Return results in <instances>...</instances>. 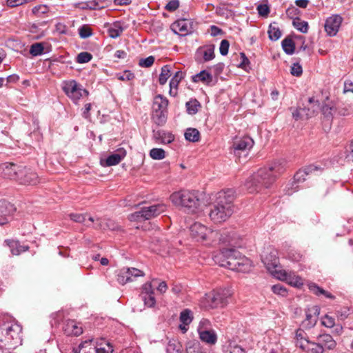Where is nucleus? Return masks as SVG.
<instances>
[{"label": "nucleus", "instance_id": "obj_1", "mask_svg": "<svg viewBox=\"0 0 353 353\" xmlns=\"http://www.w3.org/2000/svg\"><path fill=\"white\" fill-rule=\"evenodd\" d=\"M283 171L282 163L274 161L268 167L260 168L250 176L246 180L245 186L250 193L261 192L263 188H269Z\"/></svg>", "mask_w": 353, "mask_h": 353}, {"label": "nucleus", "instance_id": "obj_2", "mask_svg": "<svg viewBox=\"0 0 353 353\" xmlns=\"http://www.w3.org/2000/svg\"><path fill=\"white\" fill-rule=\"evenodd\" d=\"M234 191L232 189L219 192L209 213L210 219L215 223L227 221L234 213Z\"/></svg>", "mask_w": 353, "mask_h": 353}, {"label": "nucleus", "instance_id": "obj_3", "mask_svg": "<svg viewBox=\"0 0 353 353\" xmlns=\"http://www.w3.org/2000/svg\"><path fill=\"white\" fill-rule=\"evenodd\" d=\"M22 327L10 318L0 313V347L2 349H14L22 342Z\"/></svg>", "mask_w": 353, "mask_h": 353}, {"label": "nucleus", "instance_id": "obj_4", "mask_svg": "<svg viewBox=\"0 0 353 353\" xmlns=\"http://www.w3.org/2000/svg\"><path fill=\"white\" fill-rule=\"evenodd\" d=\"M172 201L184 208L188 213H196L201 205L198 192L181 190L171 194Z\"/></svg>", "mask_w": 353, "mask_h": 353}, {"label": "nucleus", "instance_id": "obj_5", "mask_svg": "<svg viewBox=\"0 0 353 353\" xmlns=\"http://www.w3.org/2000/svg\"><path fill=\"white\" fill-rule=\"evenodd\" d=\"M241 256V253L234 248H223L213 256V259L220 266L232 270Z\"/></svg>", "mask_w": 353, "mask_h": 353}, {"label": "nucleus", "instance_id": "obj_6", "mask_svg": "<svg viewBox=\"0 0 353 353\" xmlns=\"http://www.w3.org/2000/svg\"><path fill=\"white\" fill-rule=\"evenodd\" d=\"M165 210L166 206L163 203L143 207L139 211L130 214L129 219L131 221L150 220L165 212Z\"/></svg>", "mask_w": 353, "mask_h": 353}, {"label": "nucleus", "instance_id": "obj_7", "mask_svg": "<svg viewBox=\"0 0 353 353\" xmlns=\"http://www.w3.org/2000/svg\"><path fill=\"white\" fill-rule=\"evenodd\" d=\"M64 93L74 103L89 94L87 90L74 80L64 81L62 85Z\"/></svg>", "mask_w": 353, "mask_h": 353}, {"label": "nucleus", "instance_id": "obj_8", "mask_svg": "<svg viewBox=\"0 0 353 353\" xmlns=\"http://www.w3.org/2000/svg\"><path fill=\"white\" fill-rule=\"evenodd\" d=\"M254 145V141L250 137L235 138L232 145L234 156L241 161V154L245 158L248 152Z\"/></svg>", "mask_w": 353, "mask_h": 353}, {"label": "nucleus", "instance_id": "obj_9", "mask_svg": "<svg viewBox=\"0 0 353 353\" xmlns=\"http://www.w3.org/2000/svg\"><path fill=\"white\" fill-rule=\"evenodd\" d=\"M322 168L317 165H310L303 170H299L294 176V181L291 183V188L286 190V194H292L293 192L298 191L299 186L297 183L305 181V177L308 174H312L317 171H321Z\"/></svg>", "mask_w": 353, "mask_h": 353}, {"label": "nucleus", "instance_id": "obj_10", "mask_svg": "<svg viewBox=\"0 0 353 353\" xmlns=\"http://www.w3.org/2000/svg\"><path fill=\"white\" fill-rule=\"evenodd\" d=\"M190 230L192 237L197 241L207 239L212 241L214 236L219 234L218 232L211 230L200 223H194L191 225Z\"/></svg>", "mask_w": 353, "mask_h": 353}, {"label": "nucleus", "instance_id": "obj_11", "mask_svg": "<svg viewBox=\"0 0 353 353\" xmlns=\"http://www.w3.org/2000/svg\"><path fill=\"white\" fill-rule=\"evenodd\" d=\"M229 296L228 291L225 290H218L213 291L207 296L209 307L210 308H216L219 307H223Z\"/></svg>", "mask_w": 353, "mask_h": 353}, {"label": "nucleus", "instance_id": "obj_12", "mask_svg": "<svg viewBox=\"0 0 353 353\" xmlns=\"http://www.w3.org/2000/svg\"><path fill=\"white\" fill-rule=\"evenodd\" d=\"M143 276L144 273L143 271L139 269L134 268H125L119 270L117 274V281L120 284L124 285L128 282L132 281L134 278Z\"/></svg>", "mask_w": 353, "mask_h": 353}, {"label": "nucleus", "instance_id": "obj_13", "mask_svg": "<svg viewBox=\"0 0 353 353\" xmlns=\"http://www.w3.org/2000/svg\"><path fill=\"white\" fill-rule=\"evenodd\" d=\"M275 277L281 281H286L290 285L296 288H300L303 285V281L301 277L294 272H288L284 270L276 271Z\"/></svg>", "mask_w": 353, "mask_h": 353}, {"label": "nucleus", "instance_id": "obj_14", "mask_svg": "<svg viewBox=\"0 0 353 353\" xmlns=\"http://www.w3.org/2000/svg\"><path fill=\"white\" fill-rule=\"evenodd\" d=\"M262 261L266 267L267 270L274 276H276V271L280 270L279 265V259L275 256V250L270 249V252L262 256Z\"/></svg>", "mask_w": 353, "mask_h": 353}, {"label": "nucleus", "instance_id": "obj_15", "mask_svg": "<svg viewBox=\"0 0 353 353\" xmlns=\"http://www.w3.org/2000/svg\"><path fill=\"white\" fill-rule=\"evenodd\" d=\"M19 183L35 185L39 182L38 174L29 168H21L17 179Z\"/></svg>", "mask_w": 353, "mask_h": 353}, {"label": "nucleus", "instance_id": "obj_16", "mask_svg": "<svg viewBox=\"0 0 353 353\" xmlns=\"http://www.w3.org/2000/svg\"><path fill=\"white\" fill-rule=\"evenodd\" d=\"M21 168L16 164L5 163L0 165V174L4 178L17 181Z\"/></svg>", "mask_w": 353, "mask_h": 353}, {"label": "nucleus", "instance_id": "obj_17", "mask_svg": "<svg viewBox=\"0 0 353 353\" xmlns=\"http://www.w3.org/2000/svg\"><path fill=\"white\" fill-rule=\"evenodd\" d=\"M343 18L338 14H334L328 17L325 23V30L327 34L333 37L336 34L341 25Z\"/></svg>", "mask_w": 353, "mask_h": 353}, {"label": "nucleus", "instance_id": "obj_18", "mask_svg": "<svg viewBox=\"0 0 353 353\" xmlns=\"http://www.w3.org/2000/svg\"><path fill=\"white\" fill-rule=\"evenodd\" d=\"M218 234L217 236H214V238L212 239V242L218 241L221 244L228 245L232 248L239 246L234 233L231 234L228 231H223L221 233L218 232Z\"/></svg>", "mask_w": 353, "mask_h": 353}, {"label": "nucleus", "instance_id": "obj_19", "mask_svg": "<svg viewBox=\"0 0 353 353\" xmlns=\"http://www.w3.org/2000/svg\"><path fill=\"white\" fill-rule=\"evenodd\" d=\"M214 58V46L212 45L198 48L195 54V59L199 63L209 61Z\"/></svg>", "mask_w": 353, "mask_h": 353}, {"label": "nucleus", "instance_id": "obj_20", "mask_svg": "<svg viewBox=\"0 0 353 353\" xmlns=\"http://www.w3.org/2000/svg\"><path fill=\"white\" fill-rule=\"evenodd\" d=\"M172 31L181 36H185L192 32L191 23L186 19L177 20L171 26Z\"/></svg>", "mask_w": 353, "mask_h": 353}, {"label": "nucleus", "instance_id": "obj_21", "mask_svg": "<svg viewBox=\"0 0 353 353\" xmlns=\"http://www.w3.org/2000/svg\"><path fill=\"white\" fill-rule=\"evenodd\" d=\"M127 152L123 148H119L109 155L101 164L104 166H112L119 164L126 156Z\"/></svg>", "mask_w": 353, "mask_h": 353}, {"label": "nucleus", "instance_id": "obj_22", "mask_svg": "<svg viewBox=\"0 0 353 353\" xmlns=\"http://www.w3.org/2000/svg\"><path fill=\"white\" fill-rule=\"evenodd\" d=\"M319 314V307L313 306L311 309L306 311V319L303 321V326L305 328H311L314 326L317 322V317L315 315Z\"/></svg>", "mask_w": 353, "mask_h": 353}, {"label": "nucleus", "instance_id": "obj_23", "mask_svg": "<svg viewBox=\"0 0 353 353\" xmlns=\"http://www.w3.org/2000/svg\"><path fill=\"white\" fill-rule=\"evenodd\" d=\"M0 212L3 213L6 217H0V225H3L9 221V219L13 212L16 210L14 205L7 202H0Z\"/></svg>", "mask_w": 353, "mask_h": 353}, {"label": "nucleus", "instance_id": "obj_24", "mask_svg": "<svg viewBox=\"0 0 353 353\" xmlns=\"http://www.w3.org/2000/svg\"><path fill=\"white\" fill-rule=\"evenodd\" d=\"M296 346L303 350L307 349L310 345V341L308 339L306 332L302 329H298L295 333Z\"/></svg>", "mask_w": 353, "mask_h": 353}, {"label": "nucleus", "instance_id": "obj_25", "mask_svg": "<svg viewBox=\"0 0 353 353\" xmlns=\"http://www.w3.org/2000/svg\"><path fill=\"white\" fill-rule=\"evenodd\" d=\"M199 336L202 342L209 345H214L218 340L216 332L212 329L200 332Z\"/></svg>", "mask_w": 353, "mask_h": 353}, {"label": "nucleus", "instance_id": "obj_26", "mask_svg": "<svg viewBox=\"0 0 353 353\" xmlns=\"http://www.w3.org/2000/svg\"><path fill=\"white\" fill-rule=\"evenodd\" d=\"M64 333L68 335L79 336L83 333V329L73 320H68L63 326Z\"/></svg>", "mask_w": 353, "mask_h": 353}, {"label": "nucleus", "instance_id": "obj_27", "mask_svg": "<svg viewBox=\"0 0 353 353\" xmlns=\"http://www.w3.org/2000/svg\"><path fill=\"white\" fill-rule=\"evenodd\" d=\"M251 266L250 260L242 256L240 259H238L235 267H234L232 270L245 273L250 271Z\"/></svg>", "mask_w": 353, "mask_h": 353}, {"label": "nucleus", "instance_id": "obj_28", "mask_svg": "<svg viewBox=\"0 0 353 353\" xmlns=\"http://www.w3.org/2000/svg\"><path fill=\"white\" fill-rule=\"evenodd\" d=\"M308 103V107L305 108L307 110V112H305L306 118L313 117L319 112V110H321L320 102L318 99H316L314 97H310Z\"/></svg>", "mask_w": 353, "mask_h": 353}, {"label": "nucleus", "instance_id": "obj_29", "mask_svg": "<svg viewBox=\"0 0 353 353\" xmlns=\"http://www.w3.org/2000/svg\"><path fill=\"white\" fill-rule=\"evenodd\" d=\"M192 81L199 83L202 82L206 85H210L213 81L212 75L207 70H202L192 77Z\"/></svg>", "mask_w": 353, "mask_h": 353}, {"label": "nucleus", "instance_id": "obj_30", "mask_svg": "<svg viewBox=\"0 0 353 353\" xmlns=\"http://www.w3.org/2000/svg\"><path fill=\"white\" fill-rule=\"evenodd\" d=\"M319 341L323 345V347L327 350H334L336 346V342L333 337L328 334H320L318 336Z\"/></svg>", "mask_w": 353, "mask_h": 353}, {"label": "nucleus", "instance_id": "obj_31", "mask_svg": "<svg viewBox=\"0 0 353 353\" xmlns=\"http://www.w3.org/2000/svg\"><path fill=\"white\" fill-rule=\"evenodd\" d=\"M168 105V101L165 97L161 94L157 95L153 101L152 109L153 111H166Z\"/></svg>", "mask_w": 353, "mask_h": 353}, {"label": "nucleus", "instance_id": "obj_32", "mask_svg": "<svg viewBox=\"0 0 353 353\" xmlns=\"http://www.w3.org/2000/svg\"><path fill=\"white\" fill-rule=\"evenodd\" d=\"M95 345L92 340L85 341L79 344L77 348L74 349V353H94Z\"/></svg>", "mask_w": 353, "mask_h": 353}, {"label": "nucleus", "instance_id": "obj_33", "mask_svg": "<svg viewBox=\"0 0 353 353\" xmlns=\"http://www.w3.org/2000/svg\"><path fill=\"white\" fill-rule=\"evenodd\" d=\"M268 33L270 39L272 41L278 40L282 35L281 31L276 22L270 24Z\"/></svg>", "mask_w": 353, "mask_h": 353}, {"label": "nucleus", "instance_id": "obj_34", "mask_svg": "<svg viewBox=\"0 0 353 353\" xmlns=\"http://www.w3.org/2000/svg\"><path fill=\"white\" fill-rule=\"evenodd\" d=\"M4 245L10 248V252L13 255L20 254L21 244L19 241L14 239H6L4 241Z\"/></svg>", "mask_w": 353, "mask_h": 353}, {"label": "nucleus", "instance_id": "obj_35", "mask_svg": "<svg viewBox=\"0 0 353 353\" xmlns=\"http://www.w3.org/2000/svg\"><path fill=\"white\" fill-rule=\"evenodd\" d=\"M309 289L312 292H313L314 294L317 296L322 294L330 299H334L335 298L334 295H332L329 292L325 291L323 288H320L316 283H312L309 284Z\"/></svg>", "mask_w": 353, "mask_h": 353}, {"label": "nucleus", "instance_id": "obj_36", "mask_svg": "<svg viewBox=\"0 0 353 353\" xmlns=\"http://www.w3.org/2000/svg\"><path fill=\"white\" fill-rule=\"evenodd\" d=\"M186 140L191 142H197L200 139V133L196 128H188L184 134Z\"/></svg>", "mask_w": 353, "mask_h": 353}, {"label": "nucleus", "instance_id": "obj_37", "mask_svg": "<svg viewBox=\"0 0 353 353\" xmlns=\"http://www.w3.org/2000/svg\"><path fill=\"white\" fill-rule=\"evenodd\" d=\"M123 31V28L121 26L119 23H114L108 30L109 36L111 38L115 39L119 37Z\"/></svg>", "mask_w": 353, "mask_h": 353}, {"label": "nucleus", "instance_id": "obj_38", "mask_svg": "<svg viewBox=\"0 0 353 353\" xmlns=\"http://www.w3.org/2000/svg\"><path fill=\"white\" fill-rule=\"evenodd\" d=\"M282 48L283 50L288 54L294 53L295 46L293 40L289 37L284 39L282 41Z\"/></svg>", "mask_w": 353, "mask_h": 353}, {"label": "nucleus", "instance_id": "obj_39", "mask_svg": "<svg viewBox=\"0 0 353 353\" xmlns=\"http://www.w3.org/2000/svg\"><path fill=\"white\" fill-rule=\"evenodd\" d=\"M294 27L299 31L306 33L308 30V23L305 21H302L300 18L296 17L293 20Z\"/></svg>", "mask_w": 353, "mask_h": 353}, {"label": "nucleus", "instance_id": "obj_40", "mask_svg": "<svg viewBox=\"0 0 353 353\" xmlns=\"http://www.w3.org/2000/svg\"><path fill=\"white\" fill-rule=\"evenodd\" d=\"M185 106L188 114H195L201 107V104L196 99H194L188 101Z\"/></svg>", "mask_w": 353, "mask_h": 353}, {"label": "nucleus", "instance_id": "obj_41", "mask_svg": "<svg viewBox=\"0 0 353 353\" xmlns=\"http://www.w3.org/2000/svg\"><path fill=\"white\" fill-rule=\"evenodd\" d=\"M321 110L324 117L327 118L328 120H330L332 119L333 113L335 112L336 108L333 104L327 103L323 105L321 107Z\"/></svg>", "mask_w": 353, "mask_h": 353}, {"label": "nucleus", "instance_id": "obj_42", "mask_svg": "<svg viewBox=\"0 0 353 353\" xmlns=\"http://www.w3.org/2000/svg\"><path fill=\"white\" fill-rule=\"evenodd\" d=\"M166 111L159 110L153 111L152 118L154 122L159 125H162L166 121Z\"/></svg>", "mask_w": 353, "mask_h": 353}, {"label": "nucleus", "instance_id": "obj_43", "mask_svg": "<svg viewBox=\"0 0 353 353\" xmlns=\"http://www.w3.org/2000/svg\"><path fill=\"white\" fill-rule=\"evenodd\" d=\"M304 351H306L307 353H323L324 347H323V345L320 341L318 343L310 341V345L308 346L307 349H305Z\"/></svg>", "mask_w": 353, "mask_h": 353}, {"label": "nucleus", "instance_id": "obj_44", "mask_svg": "<svg viewBox=\"0 0 353 353\" xmlns=\"http://www.w3.org/2000/svg\"><path fill=\"white\" fill-rule=\"evenodd\" d=\"M183 78V74L181 71H178L175 73L174 76L171 79L170 81V93H172L173 88L176 89L181 80Z\"/></svg>", "mask_w": 353, "mask_h": 353}, {"label": "nucleus", "instance_id": "obj_45", "mask_svg": "<svg viewBox=\"0 0 353 353\" xmlns=\"http://www.w3.org/2000/svg\"><path fill=\"white\" fill-rule=\"evenodd\" d=\"M44 52V46L42 43H35L30 46V53L32 56H39Z\"/></svg>", "mask_w": 353, "mask_h": 353}, {"label": "nucleus", "instance_id": "obj_46", "mask_svg": "<svg viewBox=\"0 0 353 353\" xmlns=\"http://www.w3.org/2000/svg\"><path fill=\"white\" fill-rule=\"evenodd\" d=\"M191 311L188 309L183 310L180 314V321L185 325H189L192 322Z\"/></svg>", "mask_w": 353, "mask_h": 353}, {"label": "nucleus", "instance_id": "obj_47", "mask_svg": "<svg viewBox=\"0 0 353 353\" xmlns=\"http://www.w3.org/2000/svg\"><path fill=\"white\" fill-rule=\"evenodd\" d=\"M167 353H183L182 347L179 343L170 341L167 346Z\"/></svg>", "mask_w": 353, "mask_h": 353}, {"label": "nucleus", "instance_id": "obj_48", "mask_svg": "<svg viewBox=\"0 0 353 353\" xmlns=\"http://www.w3.org/2000/svg\"><path fill=\"white\" fill-rule=\"evenodd\" d=\"M165 151L161 148H153L150 152V156L155 160H161L165 158Z\"/></svg>", "mask_w": 353, "mask_h": 353}, {"label": "nucleus", "instance_id": "obj_49", "mask_svg": "<svg viewBox=\"0 0 353 353\" xmlns=\"http://www.w3.org/2000/svg\"><path fill=\"white\" fill-rule=\"evenodd\" d=\"M305 112H307L306 108H296L293 110L292 114V117L294 120H302V119H307L308 118L305 117Z\"/></svg>", "mask_w": 353, "mask_h": 353}, {"label": "nucleus", "instance_id": "obj_50", "mask_svg": "<svg viewBox=\"0 0 353 353\" xmlns=\"http://www.w3.org/2000/svg\"><path fill=\"white\" fill-rule=\"evenodd\" d=\"M272 291L281 296H286L288 295V290L282 284H276L272 286Z\"/></svg>", "mask_w": 353, "mask_h": 353}, {"label": "nucleus", "instance_id": "obj_51", "mask_svg": "<svg viewBox=\"0 0 353 353\" xmlns=\"http://www.w3.org/2000/svg\"><path fill=\"white\" fill-rule=\"evenodd\" d=\"M115 75L121 81H130L134 77V74L128 70H125L123 72L117 73Z\"/></svg>", "mask_w": 353, "mask_h": 353}, {"label": "nucleus", "instance_id": "obj_52", "mask_svg": "<svg viewBox=\"0 0 353 353\" xmlns=\"http://www.w3.org/2000/svg\"><path fill=\"white\" fill-rule=\"evenodd\" d=\"M141 299L144 301L145 305H146L149 307H154L156 304V299L154 297V294H149L147 295H142Z\"/></svg>", "mask_w": 353, "mask_h": 353}, {"label": "nucleus", "instance_id": "obj_53", "mask_svg": "<svg viewBox=\"0 0 353 353\" xmlns=\"http://www.w3.org/2000/svg\"><path fill=\"white\" fill-rule=\"evenodd\" d=\"M92 58V56L90 53L88 52H83L79 53L77 57V61L79 63H85L90 61Z\"/></svg>", "mask_w": 353, "mask_h": 353}, {"label": "nucleus", "instance_id": "obj_54", "mask_svg": "<svg viewBox=\"0 0 353 353\" xmlns=\"http://www.w3.org/2000/svg\"><path fill=\"white\" fill-rule=\"evenodd\" d=\"M171 72L168 68H162L161 73L159 75V81L161 85H164L168 79L170 77Z\"/></svg>", "mask_w": 353, "mask_h": 353}, {"label": "nucleus", "instance_id": "obj_55", "mask_svg": "<svg viewBox=\"0 0 353 353\" xmlns=\"http://www.w3.org/2000/svg\"><path fill=\"white\" fill-rule=\"evenodd\" d=\"M211 327V323L206 319H203L200 322L197 327L198 334L203 330H210Z\"/></svg>", "mask_w": 353, "mask_h": 353}, {"label": "nucleus", "instance_id": "obj_56", "mask_svg": "<svg viewBox=\"0 0 353 353\" xmlns=\"http://www.w3.org/2000/svg\"><path fill=\"white\" fill-rule=\"evenodd\" d=\"M48 11V7L45 5L34 6L32 10V14L37 17H39L41 14L47 13Z\"/></svg>", "mask_w": 353, "mask_h": 353}, {"label": "nucleus", "instance_id": "obj_57", "mask_svg": "<svg viewBox=\"0 0 353 353\" xmlns=\"http://www.w3.org/2000/svg\"><path fill=\"white\" fill-rule=\"evenodd\" d=\"M79 34L81 38L85 39L92 35V30L88 26H83L79 29Z\"/></svg>", "mask_w": 353, "mask_h": 353}, {"label": "nucleus", "instance_id": "obj_58", "mask_svg": "<svg viewBox=\"0 0 353 353\" xmlns=\"http://www.w3.org/2000/svg\"><path fill=\"white\" fill-rule=\"evenodd\" d=\"M32 1L33 0H6V5L10 8H14Z\"/></svg>", "mask_w": 353, "mask_h": 353}, {"label": "nucleus", "instance_id": "obj_59", "mask_svg": "<svg viewBox=\"0 0 353 353\" xmlns=\"http://www.w3.org/2000/svg\"><path fill=\"white\" fill-rule=\"evenodd\" d=\"M155 58L154 56H149L145 59H141L139 61V66H152L154 63Z\"/></svg>", "mask_w": 353, "mask_h": 353}, {"label": "nucleus", "instance_id": "obj_60", "mask_svg": "<svg viewBox=\"0 0 353 353\" xmlns=\"http://www.w3.org/2000/svg\"><path fill=\"white\" fill-rule=\"evenodd\" d=\"M225 353H245V351L239 345L230 344L225 351Z\"/></svg>", "mask_w": 353, "mask_h": 353}, {"label": "nucleus", "instance_id": "obj_61", "mask_svg": "<svg viewBox=\"0 0 353 353\" xmlns=\"http://www.w3.org/2000/svg\"><path fill=\"white\" fill-rule=\"evenodd\" d=\"M149 294H154V288H153L151 283H150V282L146 283L144 285H143L141 296L142 295H147Z\"/></svg>", "mask_w": 353, "mask_h": 353}, {"label": "nucleus", "instance_id": "obj_62", "mask_svg": "<svg viewBox=\"0 0 353 353\" xmlns=\"http://www.w3.org/2000/svg\"><path fill=\"white\" fill-rule=\"evenodd\" d=\"M230 47L229 41L226 39H223L221 41L220 47H219V51L221 54L225 56L228 54V50Z\"/></svg>", "mask_w": 353, "mask_h": 353}, {"label": "nucleus", "instance_id": "obj_63", "mask_svg": "<svg viewBox=\"0 0 353 353\" xmlns=\"http://www.w3.org/2000/svg\"><path fill=\"white\" fill-rule=\"evenodd\" d=\"M69 216L77 223H83L85 221V215L83 214L72 213Z\"/></svg>", "mask_w": 353, "mask_h": 353}, {"label": "nucleus", "instance_id": "obj_64", "mask_svg": "<svg viewBox=\"0 0 353 353\" xmlns=\"http://www.w3.org/2000/svg\"><path fill=\"white\" fill-rule=\"evenodd\" d=\"M106 345H107L108 349H105V347L97 348L95 347L94 353H112L113 352L112 345L110 343H108Z\"/></svg>", "mask_w": 353, "mask_h": 353}]
</instances>
